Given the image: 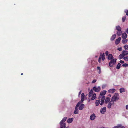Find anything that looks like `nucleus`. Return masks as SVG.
<instances>
[{"mask_svg": "<svg viewBox=\"0 0 128 128\" xmlns=\"http://www.w3.org/2000/svg\"><path fill=\"white\" fill-rule=\"evenodd\" d=\"M122 53L124 56L128 54V51L124 50L122 52Z\"/></svg>", "mask_w": 128, "mask_h": 128, "instance_id": "nucleus-18", "label": "nucleus"}, {"mask_svg": "<svg viewBox=\"0 0 128 128\" xmlns=\"http://www.w3.org/2000/svg\"><path fill=\"white\" fill-rule=\"evenodd\" d=\"M105 54L106 56H108V51H106L105 52Z\"/></svg>", "mask_w": 128, "mask_h": 128, "instance_id": "nucleus-39", "label": "nucleus"}, {"mask_svg": "<svg viewBox=\"0 0 128 128\" xmlns=\"http://www.w3.org/2000/svg\"><path fill=\"white\" fill-rule=\"evenodd\" d=\"M106 108L104 107L103 108H102L100 110V112L102 114H104L106 111Z\"/></svg>", "mask_w": 128, "mask_h": 128, "instance_id": "nucleus-13", "label": "nucleus"}, {"mask_svg": "<svg viewBox=\"0 0 128 128\" xmlns=\"http://www.w3.org/2000/svg\"><path fill=\"white\" fill-rule=\"evenodd\" d=\"M106 97L105 96H103L101 98V99L100 101V105H102L104 102V101Z\"/></svg>", "mask_w": 128, "mask_h": 128, "instance_id": "nucleus-5", "label": "nucleus"}, {"mask_svg": "<svg viewBox=\"0 0 128 128\" xmlns=\"http://www.w3.org/2000/svg\"><path fill=\"white\" fill-rule=\"evenodd\" d=\"M82 92L81 90H80L78 94L79 95H80L81 94Z\"/></svg>", "mask_w": 128, "mask_h": 128, "instance_id": "nucleus-47", "label": "nucleus"}, {"mask_svg": "<svg viewBox=\"0 0 128 128\" xmlns=\"http://www.w3.org/2000/svg\"><path fill=\"white\" fill-rule=\"evenodd\" d=\"M60 128H65L66 127V124L64 123H62V124H60Z\"/></svg>", "mask_w": 128, "mask_h": 128, "instance_id": "nucleus-16", "label": "nucleus"}, {"mask_svg": "<svg viewBox=\"0 0 128 128\" xmlns=\"http://www.w3.org/2000/svg\"><path fill=\"white\" fill-rule=\"evenodd\" d=\"M91 98V100H94L96 98V94H94L92 96Z\"/></svg>", "mask_w": 128, "mask_h": 128, "instance_id": "nucleus-25", "label": "nucleus"}, {"mask_svg": "<svg viewBox=\"0 0 128 128\" xmlns=\"http://www.w3.org/2000/svg\"><path fill=\"white\" fill-rule=\"evenodd\" d=\"M124 12L126 13V15H128V10H125L124 11Z\"/></svg>", "mask_w": 128, "mask_h": 128, "instance_id": "nucleus-37", "label": "nucleus"}, {"mask_svg": "<svg viewBox=\"0 0 128 128\" xmlns=\"http://www.w3.org/2000/svg\"><path fill=\"white\" fill-rule=\"evenodd\" d=\"M126 32L128 34V28L127 29Z\"/></svg>", "mask_w": 128, "mask_h": 128, "instance_id": "nucleus-48", "label": "nucleus"}, {"mask_svg": "<svg viewBox=\"0 0 128 128\" xmlns=\"http://www.w3.org/2000/svg\"><path fill=\"white\" fill-rule=\"evenodd\" d=\"M126 110H128V105H126Z\"/></svg>", "mask_w": 128, "mask_h": 128, "instance_id": "nucleus-46", "label": "nucleus"}, {"mask_svg": "<svg viewBox=\"0 0 128 128\" xmlns=\"http://www.w3.org/2000/svg\"><path fill=\"white\" fill-rule=\"evenodd\" d=\"M81 104V102H78V103L77 104L76 106L75 109V110L74 112V114H78V109L77 108H78L80 106V104Z\"/></svg>", "mask_w": 128, "mask_h": 128, "instance_id": "nucleus-3", "label": "nucleus"}, {"mask_svg": "<svg viewBox=\"0 0 128 128\" xmlns=\"http://www.w3.org/2000/svg\"><path fill=\"white\" fill-rule=\"evenodd\" d=\"M110 98L109 97H107L105 98L104 102L106 104H107L110 101Z\"/></svg>", "mask_w": 128, "mask_h": 128, "instance_id": "nucleus-8", "label": "nucleus"}, {"mask_svg": "<svg viewBox=\"0 0 128 128\" xmlns=\"http://www.w3.org/2000/svg\"><path fill=\"white\" fill-rule=\"evenodd\" d=\"M122 34V32L121 31L118 32H117V34L118 36H120Z\"/></svg>", "mask_w": 128, "mask_h": 128, "instance_id": "nucleus-30", "label": "nucleus"}, {"mask_svg": "<svg viewBox=\"0 0 128 128\" xmlns=\"http://www.w3.org/2000/svg\"><path fill=\"white\" fill-rule=\"evenodd\" d=\"M97 69L98 70H101L99 66H98L97 67Z\"/></svg>", "mask_w": 128, "mask_h": 128, "instance_id": "nucleus-45", "label": "nucleus"}, {"mask_svg": "<svg viewBox=\"0 0 128 128\" xmlns=\"http://www.w3.org/2000/svg\"><path fill=\"white\" fill-rule=\"evenodd\" d=\"M116 91V90L114 88L111 89L108 91V92L110 93H113Z\"/></svg>", "mask_w": 128, "mask_h": 128, "instance_id": "nucleus-10", "label": "nucleus"}, {"mask_svg": "<svg viewBox=\"0 0 128 128\" xmlns=\"http://www.w3.org/2000/svg\"><path fill=\"white\" fill-rule=\"evenodd\" d=\"M116 34L113 35L110 38V40L111 41H113L116 38Z\"/></svg>", "mask_w": 128, "mask_h": 128, "instance_id": "nucleus-21", "label": "nucleus"}, {"mask_svg": "<svg viewBox=\"0 0 128 128\" xmlns=\"http://www.w3.org/2000/svg\"><path fill=\"white\" fill-rule=\"evenodd\" d=\"M96 118V116L94 114H93L90 116V119L92 120H94Z\"/></svg>", "mask_w": 128, "mask_h": 128, "instance_id": "nucleus-6", "label": "nucleus"}, {"mask_svg": "<svg viewBox=\"0 0 128 128\" xmlns=\"http://www.w3.org/2000/svg\"><path fill=\"white\" fill-rule=\"evenodd\" d=\"M66 128H69L68 127H67Z\"/></svg>", "mask_w": 128, "mask_h": 128, "instance_id": "nucleus-52", "label": "nucleus"}, {"mask_svg": "<svg viewBox=\"0 0 128 128\" xmlns=\"http://www.w3.org/2000/svg\"><path fill=\"white\" fill-rule=\"evenodd\" d=\"M113 128H125V127L124 126L120 124L117 126H114Z\"/></svg>", "mask_w": 128, "mask_h": 128, "instance_id": "nucleus-12", "label": "nucleus"}, {"mask_svg": "<svg viewBox=\"0 0 128 128\" xmlns=\"http://www.w3.org/2000/svg\"><path fill=\"white\" fill-rule=\"evenodd\" d=\"M101 72V70H99V72H98V73L99 74H100Z\"/></svg>", "mask_w": 128, "mask_h": 128, "instance_id": "nucleus-49", "label": "nucleus"}, {"mask_svg": "<svg viewBox=\"0 0 128 128\" xmlns=\"http://www.w3.org/2000/svg\"><path fill=\"white\" fill-rule=\"evenodd\" d=\"M120 93H122L123 92H125V90L124 88H120Z\"/></svg>", "mask_w": 128, "mask_h": 128, "instance_id": "nucleus-27", "label": "nucleus"}, {"mask_svg": "<svg viewBox=\"0 0 128 128\" xmlns=\"http://www.w3.org/2000/svg\"><path fill=\"white\" fill-rule=\"evenodd\" d=\"M106 90H103L100 92V94L102 96H104L106 94Z\"/></svg>", "mask_w": 128, "mask_h": 128, "instance_id": "nucleus-20", "label": "nucleus"}, {"mask_svg": "<svg viewBox=\"0 0 128 128\" xmlns=\"http://www.w3.org/2000/svg\"><path fill=\"white\" fill-rule=\"evenodd\" d=\"M67 117H64V118L62 120H61L60 122V124H62V123H64V122H65L66 120L67 119Z\"/></svg>", "mask_w": 128, "mask_h": 128, "instance_id": "nucleus-23", "label": "nucleus"}, {"mask_svg": "<svg viewBox=\"0 0 128 128\" xmlns=\"http://www.w3.org/2000/svg\"><path fill=\"white\" fill-rule=\"evenodd\" d=\"M84 100V98H81V102H82Z\"/></svg>", "mask_w": 128, "mask_h": 128, "instance_id": "nucleus-44", "label": "nucleus"}, {"mask_svg": "<svg viewBox=\"0 0 128 128\" xmlns=\"http://www.w3.org/2000/svg\"><path fill=\"white\" fill-rule=\"evenodd\" d=\"M73 118H68L67 120V122L68 123H70L73 121Z\"/></svg>", "mask_w": 128, "mask_h": 128, "instance_id": "nucleus-19", "label": "nucleus"}, {"mask_svg": "<svg viewBox=\"0 0 128 128\" xmlns=\"http://www.w3.org/2000/svg\"><path fill=\"white\" fill-rule=\"evenodd\" d=\"M81 98H84V93H82L81 94Z\"/></svg>", "mask_w": 128, "mask_h": 128, "instance_id": "nucleus-36", "label": "nucleus"}, {"mask_svg": "<svg viewBox=\"0 0 128 128\" xmlns=\"http://www.w3.org/2000/svg\"><path fill=\"white\" fill-rule=\"evenodd\" d=\"M23 75V73H22L21 74V75Z\"/></svg>", "mask_w": 128, "mask_h": 128, "instance_id": "nucleus-51", "label": "nucleus"}, {"mask_svg": "<svg viewBox=\"0 0 128 128\" xmlns=\"http://www.w3.org/2000/svg\"><path fill=\"white\" fill-rule=\"evenodd\" d=\"M96 80L94 79V80L92 81V83H94L96 82Z\"/></svg>", "mask_w": 128, "mask_h": 128, "instance_id": "nucleus-40", "label": "nucleus"}, {"mask_svg": "<svg viewBox=\"0 0 128 128\" xmlns=\"http://www.w3.org/2000/svg\"><path fill=\"white\" fill-rule=\"evenodd\" d=\"M93 89L95 92H98L100 91V88L99 86L98 88H96L95 86H94L93 88Z\"/></svg>", "mask_w": 128, "mask_h": 128, "instance_id": "nucleus-4", "label": "nucleus"}, {"mask_svg": "<svg viewBox=\"0 0 128 128\" xmlns=\"http://www.w3.org/2000/svg\"><path fill=\"white\" fill-rule=\"evenodd\" d=\"M126 19V17L125 16L123 17L122 18V21L123 22H124Z\"/></svg>", "mask_w": 128, "mask_h": 128, "instance_id": "nucleus-35", "label": "nucleus"}, {"mask_svg": "<svg viewBox=\"0 0 128 128\" xmlns=\"http://www.w3.org/2000/svg\"><path fill=\"white\" fill-rule=\"evenodd\" d=\"M100 100H97L95 102L96 105L97 106H98L100 104Z\"/></svg>", "mask_w": 128, "mask_h": 128, "instance_id": "nucleus-28", "label": "nucleus"}, {"mask_svg": "<svg viewBox=\"0 0 128 128\" xmlns=\"http://www.w3.org/2000/svg\"><path fill=\"white\" fill-rule=\"evenodd\" d=\"M121 39L120 37H119L118 39H116L115 41V43L117 45L120 43V41Z\"/></svg>", "mask_w": 128, "mask_h": 128, "instance_id": "nucleus-9", "label": "nucleus"}, {"mask_svg": "<svg viewBox=\"0 0 128 128\" xmlns=\"http://www.w3.org/2000/svg\"><path fill=\"white\" fill-rule=\"evenodd\" d=\"M110 60V62L109 63V66L110 67H112L113 65H114L116 64V58H114Z\"/></svg>", "mask_w": 128, "mask_h": 128, "instance_id": "nucleus-2", "label": "nucleus"}, {"mask_svg": "<svg viewBox=\"0 0 128 128\" xmlns=\"http://www.w3.org/2000/svg\"><path fill=\"white\" fill-rule=\"evenodd\" d=\"M122 66L123 67H126L127 66H128V64H124L122 65Z\"/></svg>", "mask_w": 128, "mask_h": 128, "instance_id": "nucleus-33", "label": "nucleus"}, {"mask_svg": "<svg viewBox=\"0 0 128 128\" xmlns=\"http://www.w3.org/2000/svg\"><path fill=\"white\" fill-rule=\"evenodd\" d=\"M93 93V91L92 89L90 92L89 93L88 96L89 97H91L92 96V94Z\"/></svg>", "mask_w": 128, "mask_h": 128, "instance_id": "nucleus-24", "label": "nucleus"}, {"mask_svg": "<svg viewBox=\"0 0 128 128\" xmlns=\"http://www.w3.org/2000/svg\"><path fill=\"white\" fill-rule=\"evenodd\" d=\"M112 103L113 102H112V101H111L109 102L108 105L107 107L108 108H111L112 105L113 106H114V104L113 105Z\"/></svg>", "mask_w": 128, "mask_h": 128, "instance_id": "nucleus-7", "label": "nucleus"}, {"mask_svg": "<svg viewBox=\"0 0 128 128\" xmlns=\"http://www.w3.org/2000/svg\"><path fill=\"white\" fill-rule=\"evenodd\" d=\"M128 40L127 39H124L122 40V42L123 44H124L126 43V42H127Z\"/></svg>", "mask_w": 128, "mask_h": 128, "instance_id": "nucleus-31", "label": "nucleus"}, {"mask_svg": "<svg viewBox=\"0 0 128 128\" xmlns=\"http://www.w3.org/2000/svg\"><path fill=\"white\" fill-rule=\"evenodd\" d=\"M120 63L121 64H124V62L123 61H122V60H120Z\"/></svg>", "mask_w": 128, "mask_h": 128, "instance_id": "nucleus-41", "label": "nucleus"}, {"mask_svg": "<svg viewBox=\"0 0 128 128\" xmlns=\"http://www.w3.org/2000/svg\"><path fill=\"white\" fill-rule=\"evenodd\" d=\"M116 30L118 32L121 31L122 30L121 28L119 26H116Z\"/></svg>", "mask_w": 128, "mask_h": 128, "instance_id": "nucleus-22", "label": "nucleus"}, {"mask_svg": "<svg viewBox=\"0 0 128 128\" xmlns=\"http://www.w3.org/2000/svg\"><path fill=\"white\" fill-rule=\"evenodd\" d=\"M99 58L102 59V60H104L105 59L104 53H103L102 54H100Z\"/></svg>", "mask_w": 128, "mask_h": 128, "instance_id": "nucleus-11", "label": "nucleus"}, {"mask_svg": "<svg viewBox=\"0 0 128 128\" xmlns=\"http://www.w3.org/2000/svg\"><path fill=\"white\" fill-rule=\"evenodd\" d=\"M124 47L126 50H128V45H125Z\"/></svg>", "mask_w": 128, "mask_h": 128, "instance_id": "nucleus-32", "label": "nucleus"}, {"mask_svg": "<svg viewBox=\"0 0 128 128\" xmlns=\"http://www.w3.org/2000/svg\"><path fill=\"white\" fill-rule=\"evenodd\" d=\"M124 55L122 53L121 54H120L118 56V58L119 60H121L122 58H124Z\"/></svg>", "mask_w": 128, "mask_h": 128, "instance_id": "nucleus-26", "label": "nucleus"}, {"mask_svg": "<svg viewBox=\"0 0 128 128\" xmlns=\"http://www.w3.org/2000/svg\"><path fill=\"white\" fill-rule=\"evenodd\" d=\"M126 61H128V57L126 56L123 58Z\"/></svg>", "mask_w": 128, "mask_h": 128, "instance_id": "nucleus-34", "label": "nucleus"}, {"mask_svg": "<svg viewBox=\"0 0 128 128\" xmlns=\"http://www.w3.org/2000/svg\"><path fill=\"white\" fill-rule=\"evenodd\" d=\"M127 34L126 33H123L122 34V38L124 39H125L127 37Z\"/></svg>", "mask_w": 128, "mask_h": 128, "instance_id": "nucleus-15", "label": "nucleus"}, {"mask_svg": "<svg viewBox=\"0 0 128 128\" xmlns=\"http://www.w3.org/2000/svg\"><path fill=\"white\" fill-rule=\"evenodd\" d=\"M84 104H81L79 107V109L80 110H82L84 108Z\"/></svg>", "mask_w": 128, "mask_h": 128, "instance_id": "nucleus-17", "label": "nucleus"}, {"mask_svg": "<svg viewBox=\"0 0 128 128\" xmlns=\"http://www.w3.org/2000/svg\"><path fill=\"white\" fill-rule=\"evenodd\" d=\"M121 64L120 63H118L116 66V68L117 69H119L120 68Z\"/></svg>", "mask_w": 128, "mask_h": 128, "instance_id": "nucleus-29", "label": "nucleus"}, {"mask_svg": "<svg viewBox=\"0 0 128 128\" xmlns=\"http://www.w3.org/2000/svg\"><path fill=\"white\" fill-rule=\"evenodd\" d=\"M114 58L113 57L112 55L111 54H109L108 57V58L109 60H110Z\"/></svg>", "mask_w": 128, "mask_h": 128, "instance_id": "nucleus-14", "label": "nucleus"}, {"mask_svg": "<svg viewBox=\"0 0 128 128\" xmlns=\"http://www.w3.org/2000/svg\"><path fill=\"white\" fill-rule=\"evenodd\" d=\"M108 96H110V97H111V94H108Z\"/></svg>", "mask_w": 128, "mask_h": 128, "instance_id": "nucleus-50", "label": "nucleus"}, {"mask_svg": "<svg viewBox=\"0 0 128 128\" xmlns=\"http://www.w3.org/2000/svg\"><path fill=\"white\" fill-rule=\"evenodd\" d=\"M119 95L118 93H115L111 98V101L113 102V104H114V102L118 100L119 98Z\"/></svg>", "mask_w": 128, "mask_h": 128, "instance_id": "nucleus-1", "label": "nucleus"}, {"mask_svg": "<svg viewBox=\"0 0 128 128\" xmlns=\"http://www.w3.org/2000/svg\"><path fill=\"white\" fill-rule=\"evenodd\" d=\"M118 50L119 51H121L122 50V48L121 47L119 48H118Z\"/></svg>", "mask_w": 128, "mask_h": 128, "instance_id": "nucleus-38", "label": "nucleus"}, {"mask_svg": "<svg viewBox=\"0 0 128 128\" xmlns=\"http://www.w3.org/2000/svg\"><path fill=\"white\" fill-rule=\"evenodd\" d=\"M101 59L100 58H98V61L99 63H100L101 62Z\"/></svg>", "mask_w": 128, "mask_h": 128, "instance_id": "nucleus-42", "label": "nucleus"}, {"mask_svg": "<svg viewBox=\"0 0 128 128\" xmlns=\"http://www.w3.org/2000/svg\"><path fill=\"white\" fill-rule=\"evenodd\" d=\"M106 86V85H103L102 86V89L104 88Z\"/></svg>", "mask_w": 128, "mask_h": 128, "instance_id": "nucleus-43", "label": "nucleus"}]
</instances>
